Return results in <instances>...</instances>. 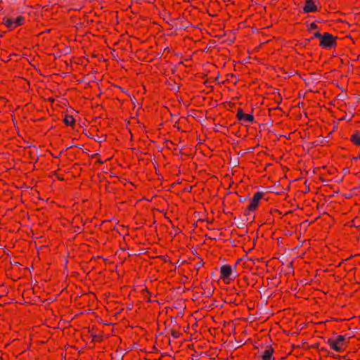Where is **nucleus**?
<instances>
[{"instance_id": "obj_18", "label": "nucleus", "mask_w": 360, "mask_h": 360, "mask_svg": "<svg viewBox=\"0 0 360 360\" xmlns=\"http://www.w3.org/2000/svg\"><path fill=\"white\" fill-rule=\"evenodd\" d=\"M317 28L318 27L314 22L311 23L309 26V31H311L312 30H316Z\"/></svg>"}, {"instance_id": "obj_28", "label": "nucleus", "mask_w": 360, "mask_h": 360, "mask_svg": "<svg viewBox=\"0 0 360 360\" xmlns=\"http://www.w3.org/2000/svg\"><path fill=\"white\" fill-rule=\"evenodd\" d=\"M314 37H311V39H309L308 41H311V39H313Z\"/></svg>"}, {"instance_id": "obj_27", "label": "nucleus", "mask_w": 360, "mask_h": 360, "mask_svg": "<svg viewBox=\"0 0 360 360\" xmlns=\"http://www.w3.org/2000/svg\"><path fill=\"white\" fill-rule=\"evenodd\" d=\"M314 37H311V39H309L308 41H311V39H313Z\"/></svg>"}, {"instance_id": "obj_11", "label": "nucleus", "mask_w": 360, "mask_h": 360, "mask_svg": "<svg viewBox=\"0 0 360 360\" xmlns=\"http://www.w3.org/2000/svg\"><path fill=\"white\" fill-rule=\"evenodd\" d=\"M24 20V18L22 17V16H18L15 20H13L14 21V27L18 26V25H20L22 24V22Z\"/></svg>"}, {"instance_id": "obj_9", "label": "nucleus", "mask_w": 360, "mask_h": 360, "mask_svg": "<svg viewBox=\"0 0 360 360\" xmlns=\"http://www.w3.org/2000/svg\"><path fill=\"white\" fill-rule=\"evenodd\" d=\"M4 23L6 25V27L9 28H13L14 26V21L13 19L4 18Z\"/></svg>"}, {"instance_id": "obj_26", "label": "nucleus", "mask_w": 360, "mask_h": 360, "mask_svg": "<svg viewBox=\"0 0 360 360\" xmlns=\"http://www.w3.org/2000/svg\"><path fill=\"white\" fill-rule=\"evenodd\" d=\"M53 158H58L59 157H58V155H55V156H53Z\"/></svg>"}, {"instance_id": "obj_19", "label": "nucleus", "mask_w": 360, "mask_h": 360, "mask_svg": "<svg viewBox=\"0 0 360 360\" xmlns=\"http://www.w3.org/2000/svg\"><path fill=\"white\" fill-rule=\"evenodd\" d=\"M321 36H322V34H321L319 32H315V33L314 34L313 37H314V38H318V39H321Z\"/></svg>"}, {"instance_id": "obj_23", "label": "nucleus", "mask_w": 360, "mask_h": 360, "mask_svg": "<svg viewBox=\"0 0 360 360\" xmlns=\"http://www.w3.org/2000/svg\"><path fill=\"white\" fill-rule=\"evenodd\" d=\"M172 335H173V337H175V338L176 337V333H172Z\"/></svg>"}, {"instance_id": "obj_14", "label": "nucleus", "mask_w": 360, "mask_h": 360, "mask_svg": "<svg viewBox=\"0 0 360 360\" xmlns=\"http://www.w3.org/2000/svg\"><path fill=\"white\" fill-rule=\"evenodd\" d=\"M244 115H245V113L243 112V110L241 108H238V112H237V115H236L237 118L240 121L243 120Z\"/></svg>"}, {"instance_id": "obj_15", "label": "nucleus", "mask_w": 360, "mask_h": 360, "mask_svg": "<svg viewBox=\"0 0 360 360\" xmlns=\"http://www.w3.org/2000/svg\"><path fill=\"white\" fill-rule=\"evenodd\" d=\"M230 160L229 164L232 165L233 167H236L239 164L238 159H229Z\"/></svg>"}, {"instance_id": "obj_21", "label": "nucleus", "mask_w": 360, "mask_h": 360, "mask_svg": "<svg viewBox=\"0 0 360 360\" xmlns=\"http://www.w3.org/2000/svg\"><path fill=\"white\" fill-rule=\"evenodd\" d=\"M103 162L104 161H103L102 159H97V160L95 162V165L103 164Z\"/></svg>"}, {"instance_id": "obj_6", "label": "nucleus", "mask_w": 360, "mask_h": 360, "mask_svg": "<svg viewBox=\"0 0 360 360\" xmlns=\"http://www.w3.org/2000/svg\"><path fill=\"white\" fill-rule=\"evenodd\" d=\"M304 13L314 12L317 11L316 5L314 0H306L304 6L303 7Z\"/></svg>"}, {"instance_id": "obj_12", "label": "nucleus", "mask_w": 360, "mask_h": 360, "mask_svg": "<svg viewBox=\"0 0 360 360\" xmlns=\"http://www.w3.org/2000/svg\"><path fill=\"white\" fill-rule=\"evenodd\" d=\"M243 120L253 122L255 121V118L252 114H245L243 117Z\"/></svg>"}, {"instance_id": "obj_8", "label": "nucleus", "mask_w": 360, "mask_h": 360, "mask_svg": "<svg viewBox=\"0 0 360 360\" xmlns=\"http://www.w3.org/2000/svg\"><path fill=\"white\" fill-rule=\"evenodd\" d=\"M351 141L356 145H360V133L355 131L351 136Z\"/></svg>"}, {"instance_id": "obj_7", "label": "nucleus", "mask_w": 360, "mask_h": 360, "mask_svg": "<svg viewBox=\"0 0 360 360\" xmlns=\"http://www.w3.org/2000/svg\"><path fill=\"white\" fill-rule=\"evenodd\" d=\"M141 293L143 297V299L147 301H150V292H149L148 288L145 286L143 288H142Z\"/></svg>"}, {"instance_id": "obj_24", "label": "nucleus", "mask_w": 360, "mask_h": 360, "mask_svg": "<svg viewBox=\"0 0 360 360\" xmlns=\"http://www.w3.org/2000/svg\"><path fill=\"white\" fill-rule=\"evenodd\" d=\"M172 335H173V337H175V338L176 337V333H172Z\"/></svg>"}, {"instance_id": "obj_25", "label": "nucleus", "mask_w": 360, "mask_h": 360, "mask_svg": "<svg viewBox=\"0 0 360 360\" xmlns=\"http://www.w3.org/2000/svg\"><path fill=\"white\" fill-rule=\"evenodd\" d=\"M345 117H342L340 119V120H345Z\"/></svg>"}, {"instance_id": "obj_10", "label": "nucleus", "mask_w": 360, "mask_h": 360, "mask_svg": "<svg viewBox=\"0 0 360 360\" xmlns=\"http://www.w3.org/2000/svg\"><path fill=\"white\" fill-rule=\"evenodd\" d=\"M63 122L67 125H72L75 122V120L72 116L65 115V118L63 119Z\"/></svg>"}, {"instance_id": "obj_22", "label": "nucleus", "mask_w": 360, "mask_h": 360, "mask_svg": "<svg viewBox=\"0 0 360 360\" xmlns=\"http://www.w3.org/2000/svg\"><path fill=\"white\" fill-rule=\"evenodd\" d=\"M245 153H247L246 150H242V152L240 153V155H241L242 156H243Z\"/></svg>"}, {"instance_id": "obj_5", "label": "nucleus", "mask_w": 360, "mask_h": 360, "mask_svg": "<svg viewBox=\"0 0 360 360\" xmlns=\"http://www.w3.org/2000/svg\"><path fill=\"white\" fill-rule=\"evenodd\" d=\"M274 350L270 345H267L264 351L258 352V357L262 360H274Z\"/></svg>"}, {"instance_id": "obj_2", "label": "nucleus", "mask_w": 360, "mask_h": 360, "mask_svg": "<svg viewBox=\"0 0 360 360\" xmlns=\"http://www.w3.org/2000/svg\"><path fill=\"white\" fill-rule=\"evenodd\" d=\"M345 339V335H340L336 338H329L327 340V345L330 349L338 352H342L347 347Z\"/></svg>"}, {"instance_id": "obj_29", "label": "nucleus", "mask_w": 360, "mask_h": 360, "mask_svg": "<svg viewBox=\"0 0 360 360\" xmlns=\"http://www.w3.org/2000/svg\"><path fill=\"white\" fill-rule=\"evenodd\" d=\"M359 156H360V153H359V155H358V156L356 158H359Z\"/></svg>"}, {"instance_id": "obj_4", "label": "nucleus", "mask_w": 360, "mask_h": 360, "mask_svg": "<svg viewBox=\"0 0 360 360\" xmlns=\"http://www.w3.org/2000/svg\"><path fill=\"white\" fill-rule=\"evenodd\" d=\"M264 193L257 192L250 200V203L248 206V210L250 212H254L258 207L260 200L262 198Z\"/></svg>"}, {"instance_id": "obj_16", "label": "nucleus", "mask_w": 360, "mask_h": 360, "mask_svg": "<svg viewBox=\"0 0 360 360\" xmlns=\"http://www.w3.org/2000/svg\"><path fill=\"white\" fill-rule=\"evenodd\" d=\"M79 149H76V151L71 150L69 153H68L66 155H80V153L78 151Z\"/></svg>"}, {"instance_id": "obj_20", "label": "nucleus", "mask_w": 360, "mask_h": 360, "mask_svg": "<svg viewBox=\"0 0 360 360\" xmlns=\"http://www.w3.org/2000/svg\"><path fill=\"white\" fill-rule=\"evenodd\" d=\"M176 155H186V154L184 152H182L181 150H178L176 153Z\"/></svg>"}, {"instance_id": "obj_13", "label": "nucleus", "mask_w": 360, "mask_h": 360, "mask_svg": "<svg viewBox=\"0 0 360 360\" xmlns=\"http://www.w3.org/2000/svg\"><path fill=\"white\" fill-rule=\"evenodd\" d=\"M255 148H249L246 149L247 153H253V155H259L262 153H264L263 150H259L257 151V154L255 153Z\"/></svg>"}, {"instance_id": "obj_1", "label": "nucleus", "mask_w": 360, "mask_h": 360, "mask_svg": "<svg viewBox=\"0 0 360 360\" xmlns=\"http://www.w3.org/2000/svg\"><path fill=\"white\" fill-rule=\"evenodd\" d=\"M236 274V264L232 266L229 264H224L220 267V279L226 284L235 279Z\"/></svg>"}, {"instance_id": "obj_3", "label": "nucleus", "mask_w": 360, "mask_h": 360, "mask_svg": "<svg viewBox=\"0 0 360 360\" xmlns=\"http://www.w3.org/2000/svg\"><path fill=\"white\" fill-rule=\"evenodd\" d=\"M336 37L328 32L322 34L320 39V46L325 49H330L336 45Z\"/></svg>"}, {"instance_id": "obj_17", "label": "nucleus", "mask_w": 360, "mask_h": 360, "mask_svg": "<svg viewBox=\"0 0 360 360\" xmlns=\"http://www.w3.org/2000/svg\"><path fill=\"white\" fill-rule=\"evenodd\" d=\"M78 151L81 153H83V154H86L89 155V153H88V150H83V149H79L78 150ZM96 154H92V155H89L90 158H94V155H96Z\"/></svg>"}]
</instances>
